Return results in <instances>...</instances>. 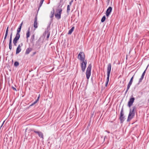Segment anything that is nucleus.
Here are the masks:
<instances>
[{
  "instance_id": "25",
  "label": "nucleus",
  "mask_w": 149,
  "mask_h": 149,
  "mask_svg": "<svg viewBox=\"0 0 149 149\" xmlns=\"http://www.w3.org/2000/svg\"><path fill=\"white\" fill-rule=\"evenodd\" d=\"M44 0H41L40 3H39V8L41 6H42V3H43L44 1Z\"/></svg>"
},
{
  "instance_id": "5",
  "label": "nucleus",
  "mask_w": 149,
  "mask_h": 149,
  "mask_svg": "<svg viewBox=\"0 0 149 149\" xmlns=\"http://www.w3.org/2000/svg\"><path fill=\"white\" fill-rule=\"evenodd\" d=\"M123 111V109L122 108L120 112V116L119 118L121 123H123L124 120V116Z\"/></svg>"
},
{
  "instance_id": "8",
  "label": "nucleus",
  "mask_w": 149,
  "mask_h": 149,
  "mask_svg": "<svg viewBox=\"0 0 149 149\" xmlns=\"http://www.w3.org/2000/svg\"><path fill=\"white\" fill-rule=\"evenodd\" d=\"M112 8L111 7H109L107 9L106 15L107 17H108L112 11Z\"/></svg>"
},
{
  "instance_id": "21",
  "label": "nucleus",
  "mask_w": 149,
  "mask_h": 149,
  "mask_svg": "<svg viewBox=\"0 0 149 149\" xmlns=\"http://www.w3.org/2000/svg\"><path fill=\"white\" fill-rule=\"evenodd\" d=\"M54 10H53V11H52L51 12V15L50 16V17L51 18H52L54 16Z\"/></svg>"
},
{
  "instance_id": "15",
  "label": "nucleus",
  "mask_w": 149,
  "mask_h": 149,
  "mask_svg": "<svg viewBox=\"0 0 149 149\" xmlns=\"http://www.w3.org/2000/svg\"><path fill=\"white\" fill-rule=\"evenodd\" d=\"M146 69L144 71V72H143V74H142V75L141 77L139 79V82L140 83L141 82L144 76L145 75V72H146Z\"/></svg>"
},
{
  "instance_id": "23",
  "label": "nucleus",
  "mask_w": 149,
  "mask_h": 149,
  "mask_svg": "<svg viewBox=\"0 0 149 149\" xmlns=\"http://www.w3.org/2000/svg\"><path fill=\"white\" fill-rule=\"evenodd\" d=\"M134 76V75L131 78V79L129 81V84H132V83L133 81Z\"/></svg>"
},
{
  "instance_id": "27",
  "label": "nucleus",
  "mask_w": 149,
  "mask_h": 149,
  "mask_svg": "<svg viewBox=\"0 0 149 149\" xmlns=\"http://www.w3.org/2000/svg\"><path fill=\"white\" fill-rule=\"evenodd\" d=\"M132 84H128V85H127V90H129V89L130 87V86H131Z\"/></svg>"
},
{
  "instance_id": "45",
  "label": "nucleus",
  "mask_w": 149,
  "mask_h": 149,
  "mask_svg": "<svg viewBox=\"0 0 149 149\" xmlns=\"http://www.w3.org/2000/svg\"><path fill=\"white\" fill-rule=\"evenodd\" d=\"M148 65H148L147 66V68H146V69H147V68L148 67Z\"/></svg>"
},
{
  "instance_id": "34",
  "label": "nucleus",
  "mask_w": 149,
  "mask_h": 149,
  "mask_svg": "<svg viewBox=\"0 0 149 149\" xmlns=\"http://www.w3.org/2000/svg\"><path fill=\"white\" fill-rule=\"evenodd\" d=\"M31 38L33 39H34V35H33L32 36V37Z\"/></svg>"
},
{
  "instance_id": "29",
  "label": "nucleus",
  "mask_w": 149,
  "mask_h": 149,
  "mask_svg": "<svg viewBox=\"0 0 149 149\" xmlns=\"http://www.w3.org/2000/svg\"><path fill=\"white\" fill-rule=\"evenodd\" d=\"M73 0H71L70 2L69 5H70V6H71L72 5V3H73Z\"/></svg>"
},
{
  "instance_id": "37",
  "label": "nucleus",
  "mask_w": 149,
  "mask_h": 149,
  "mask_svg": "<svg viewBox=\"0 0 149 149\" xmlns=\"http://www.w3.org/2000/svg\"><path fill=\"white\" fill-rule=\"evenodd\" d=\"M22 24H23V22H22V23H21V24H20V25H19V26H21V27H22Z\"/></svg>"
},
{
  "instance_id": "16",
  "label": "nucleus",
  "mask_w": 149,
  "mask_h": 149,
  "mask_svg": "<svg viewBox=\"0 0 149 149\" xmlns=\"http://www.w3.org/2000/svg\"><path fill=\"white\" fill-rule=\"evenodd\" d=\"M32 49L31 48H28L26 49L25 53V54H29V53L32 51Z\"/></svg>"
},
{
  "instance_id": "13",
  "label": "nucleus",
  "mask_w": 149,
  "mask_h": 149,
  "mask_svg": "<svg viewBox=\"0 0 149 149\" xmlns=\"http://www.w3.org/2000/svg\"><path fill=\"white\" fill-rule=\"evenodd\" d=\"M21 46L20 45H19L16 50V54H19L21 51Z\"/></svg>"
},
{
  "instance_id": "26",
  "label": "nucleus",
  "mask_w": 149,
  "mask_h": 149,
  "mask_svg": "<svg viewBox=\"0 0 149 149\" xmlns=\"http://www.w3.org/2000/svg\"><path fill=\"white\" fill-rule=\"evenodd\" d=\"M19 65V63L17 61H16L14 63V65L16 67L18 66Z\"/></svg>"
},
{
  "instance_id": "14",
  "label": "nucleus",
  "mask_w": 149,
  "mask_h": 149,
  "mask_svg": "<svg viewBox=\"0 0 149 149\" xmlns=\"http://www.w3.org/2000/svg\"><path fill=\"white\" fill-rule=\"evenodd\" d=\"M20 35L19 34H16L15 37L14 38L13 40L17 42L20 38Z\"/></svg>"
},
{
  "instance_id": "30",
  "label": "nucleus",
  "mask_w": 149,
  "mask_h": 149,
  "mask_svg": "<svg viewBox=\"0 0 149 149\" xmlns=\"http://www.w3.org/2000/svg\"><path fill=\"white\" fill-rule=\"evenodd\" d=\"M8 26L6 29V32L8 33Z\"/></svg>"
},
{
  "instance_id": "35",
  "label": "nucleus",
  "mask_w": 149,
  "mask_h": 149,
  "mask_svg": "<svg viewBox=\"0 0 149 149\" xmlns=\"http://www.w3.org/2000/svg\"><path fill=\"white\" fill-rule=\"evenodd\" d=\"M12 88L13 89V90H15V91H16V89L15 88H14V87H13Z\"/></svg>"
},
{
  "instance_id": "42",
  "label": "nucleus",
  "mask_w": 149,
  "mask_h": 149,
  "mask_svg": "<svg viewBox=\"0 0 149 149\" xmlns=\"http://www.w3.org/2000/svg\"><path fill=\"white\" fill-rule=\"evenodd\" d=\"M4 121L3 122V124H2V125H1V127L2 126V125H3V123H4Z\"/></svg>"
},
{
  "instance_id": "3",
  "label": "nucleus",
  "mask_w": 149,
  "mask_h": 149,
  "mask_svg": "<svg viewBox=\"0 0 149 149\" xmlns=\"http://www.w3.org/2000/svg\"><path fill=\"white\" fill-rule=\"evenodd\" d=\"M78 58L82 62L85 61V55L84 53L83 52H80L78 56Z\"/></svg>"
},
{
  "instance_id": "24",
  "label": "nucleus",
  "mask_w": 149,
  "mask_h": 149,
  "mask_svg": "<svg viewBox=\"0 0 149 149\" xmlns=\"http://www.w3.org/2000/svg\"><path fill=\"white\" fill-rule=\"evenodd\" d=\"M70 10V6L68 5L67 6V12L68 13Z\"/></svg>"
},
{
  "instance_id": "33",
  "label": "nucleus",
  "mask_w": 149,
  "mask_h": 149,
  "mask_svg": "<svg viewBox=\"0 0 149 149\" xmlns=\"http://www.w3.org/2000/svg\"><path fill=\"white\" fill-rule=\"evenodd\" d=\"M49 36V34H48L47 36V38H48Z\"/></svg>"
},
{
  "instance_id": "9",
  "label": "nucleus",
  "mask_w": 149,
  "mask_h": 149,
  "mask_svg": "<svg viewBox=\"0 0 149 149\" xmlns=\"http://www.w3.org/2000/svg\"><path fill=\"white\" fill-rule=\"evenodd\" d=\"M33 132L36 134H37L40 137L43 139V134L42 132L40 131H36L35 130H33Z\"/></svg>"
},
{
  "instance_id": "32",
  "label": "nucleus",
  "mask_w": 149,
  "mask_h": 149,
  "mask_svg": "<svg viewBox=\"0 0 149 149\" xmlns=\"http://www.w3.org/2000/svg\"><path fill=\"white\" fill-rule=\"evenodd\" d=\"M8 33L6 32L5 36L6 37H7V36H8Z\"/></svg>"
},
{
  "instance_id": "10",
  "label": "nucleus",
  "mask_w": 149,
  "mask_h": 149,
  "mask_svg": "<svg viewBox=\"0 0 149 149\" xmlns=\"http://www.w3.org/2000/svg\"><path fill=\"white\" fill-rule=\"evenodd\" d=\"M12 34L13 32H12L10 36L9 40V49L10 50H11L12 49Z\"/></svg>"
},
{
  "instance_id": "6",
  "label": "nucleus",
  "mask_w": 149,
  "mask_h": 149,
  "mask_svg": "<svg viewBox=\"0 0 149 149\" xmlns=\"http://www.w3.org/2000/svg\"><path fill=\"white\" fill-rule=\"evenodd\" d=\"M111 63H109L107 65V76L108 77H109L110 74L111 72Z\"/></svg>"
},
{
  "instance_id": "31",
  "label": "nucleus",
  "mask_w": 149,
  "mask_h": 149,
  "mask_svg": "<svg viewBox=\"0 0 149 149\" xmlns=\"http://www.w3.org/2000/svg\"><path fill=\"white\" fill-rule=\"evenodd\" d=\"M13 44H17V42L15 40H13Z\"/></svg>"
},
{
  "instance_id": "46",
  "label": "nucleus",
  "mask_w": 149,
  "mask_h": 149,
  "mask_svg": "<svg viewBox=\"0 0 149 149\" xmlns=\"http://www.w3.org/2000/svg\"><path fill=\"white\" fill-rule=\"evenodd\" d=\"M39 97H38V99H39Z\"/></svg>"
},
{
  "instance_id": "44",
  "label": "nucleus",
  "mask_w": 149,
  "mask_h": 149,
  "mask_svg": "<svg viewBox=\"0 0 149 149\" xmlns=\"http://www.w3.org/2000/svg\"><path fill=\"white\" fill-rule=\"evenodd\" d=\"M36 53V52H34L33 53V54H35Z\"/></svg>"
},
{
  "instance_id": "39",
  "label": "nucleus",
  "mask_w": 149,
  "mask_h": 149,
  "mask_svg": "<svg viewBox=\"0 0 149 149\" xmlns=\"http://www.w3.org/2000/svg\"><path fill=\"white\" fill-rule=\"evenodd\" d=\"M11 31H13V28H12L11 29Z\"/></svg>"
},
{
  "instance_id": "4",
  "label": "nucleus",
  "mask_w": 149,
  "mask_h": 149,
  "mask_svg": "<svg viewBox=\"0 0 149 149\" xmlns=\"http://www.w3.org/2000/svg\"><path fill=\"white\" fill-rule=\"evenodd\" d=\"M87 63V61L85 60V61L82 62L81 64V67L83 72H84L85 70Z\"/></svg>"
},
{
  "instance_id": "41",
  "label": "nucleus",
  "mask_w": 149,
  "mask_h": 149,
  "mask_svg": "<svg viewBox=\"0 0 149 149\" xmlns=\"http://www.w3.org/2000/svg\"><path fill=\"white\" fill-rule=\"evenodd\" d=\"M14 44V46H17V44Z\"/></svg>"
},
{
  "instance_id": "22",
  "label": "nucleus",
  "mask_w": 149,
  "mask_h": 149,
  "mask_svg": "<svg viewBox=\"0 0 149 149\" xmlns=\"http://www.w3.org/2000/svg\"><path fill=\"white\" fill-rule=\"evenodd\" d=\"M105 19H106V17H105V16H103L101 19V22H104L105 21Z\"/></svg>"
},
{
  "instance_id": "12",
  "label": "nucleus",
  "mask_w": 149,
  "mask_h": 149,
  "mask_svg": "<svg viewBox=\"0 0 149 149\" xmlns=\"http://www.w3.org/2000/svg\"><path fill=\"white\" fill-rule=\"evenodd\" d=\"M37 20V17H36L35 19H34V24H33V26L35 28V29L37 28V27H38Z\"/></svg>"
},
{
  "instance_id": "43",
  "label": "nucleus",
  "mask_w": 149,
  "mask_h": 149,
  "mask_svg": "<svg viewBox=\"0 0 149 149\" xmlns=\"http://www.w3.org/2000/svg\"><path fill=\"white\" fill-rule=\"evenodd\" d=\"M21 46H22L23 45V44L22 43H21Z\"/></svg>"
},
{
  "instance_id": "1",
  "label": "nucleus",
  "mask_w": 149,
  "mask_h": 149,
  "mask_svg": "<svg viewBox=\"0 0 149 149\" xmlns=\"http://www.w3.org/2000/svg\"><path fill=\"white\" fill-rule=\"evenodd\" d=\"M136 109V107L135 106L133 107V109L132 111H130L127 118V120H130L133 118L135 115L134 111Z\"/></svg>"
},
{
  "instance_id": "36",
  "label": "nucleus",
  "mask_w": 149,
  "mask_h": 149,
  "mask_svg": "<svg viewBox=\"0 0 149 149\" xmlns=\"http://www.w3.org/2000/svg\"><path fill=\"white\" fill-rule=\"evenodd\" d=\"M128 90H127V89L126 90V91L125 92V94H126L127 93Z\"/></svg>"
},
{
  "instance_id": "11",
  "label": "nucleus",
  "mask_w": 149,
  "mask_h": 149,
  "mask_svg": "<svg viewBox=\"0 0 149 149\" xmlns=\"http://www.w3.org/2000/svg\"><path fill=\"white\" fill-rule=\"evenodd\" d=\"M62 10H59V12L55 14V16L58 19H59L61 18V13Z\"/></svg>"
},
{
  "instance_id": "20",
  "label": "nucleus",
  "mask_w": 149,
  "mask_h": 149,
  "mask_svg": "<svg viewBox=\"0 0 149 149\" xmlns=\"http://www.w3.org/2000/svg\"><path fill=\"white\" fill-rule=\"evenodd\" d=\"M21 28L22 27L21 26H19V28L17 29V33L16 34H19V33L20 32Z\"/></svg>"
},
{
  "instance_id": "40",
  "label": "nucleus",
  "mask_w": 149,
  "mask_h": 149,
  "mask_svg": "<svg viewBox=\"0 0 149 149\" xmlns=\"http://www.w3.org/2000/svg\"><path fill=\"white\" fill-rule=\"evenodd\" d=\"M105 132H107V133H110V132H109V131H107V130L105 131Z\"/></svg>"
},
{
  "instance_id": "2",
  "label": "nucleus",
  "mask_w": 149,
  "mask_h": 149,
  "mask_svg": "<svg viewBox=\"0 0 149 149\" xmlns=\"http://www.w3.org/2000/svg\"><path fill=\"white\" fill-rule=\"evenodd\" d=\"M92 65L91 64H90L88 66L86 71V77L87 79H88L91 76V70Z\"/></svg>"
},
{
  "instance_id": "17",
  "label": "nucleus",
  "mask_w": 149,
  "mask_h": 149,
  "mask_svg": "<svg viewBox=\"0 0 149 149\" xmlns=\"http://www.w3.org/2000/svg\"><path fill=\"white\" fill-rule=\"evenodd\" d=\"M30 36V29L29 28L28 30L27 31L26 33V38L27 39Z\"/></svg>"
},
{
  "instance_id": "7",
  "label": "nucleus",
  "mask_w": 149,
  "mask_h": 149,
  "mask_svg": "<svg viewBox=\"0 0 149 149\" xmlns=\"http://www.w3.org/2000/svg\"><path fill=\"white\" fill-rule=\"evenodd\" d=\"M134 100L135 98L134 97L130 98L128 104V105L129 107H130L132 105Z\"/></svg>"
},
{
  "instance_id": "19",
  "label": "nucleus",
  "mask_w": 149,
  "mask_h": 149,
  "mask_svg": "<svg viewBox=\"0 0 149 149\" xmlns=\"http://www.w3.org/2000/svg\"><path fill=\"white\" fill-rule=\"evenodd\" d=\"M109 77L107 76V78L106 82L105 83V86L106 87H107V85L108 84V82L109 81Z\"/></svg>"
},
{
  "instance_id": "38",
  "label": "nucleus",
  "mask_w": 149,
  "mask_h": 149,
  "mask_svg": "<svg viewBox=\"0 0 149 149\" xmlns=\"http://www.w3.org/2000/svg\"><path fill=\"white\" fill-rule=\"evenodd\" d=\"M6 37H6L5 36L4 38V40H5L6 39ZM4 40L3 42H4Z\"/></svg>"
},
{
  "instance_id": "28",
  "label": "nucleus",
  "mask_w": 149,
  "mask_h": 149,
  "mask_svg": "<svg viewBox=\"0 0 149 149\" xmlns=\"http://www.w3.org/2000/svg\"><path fill=\"white\" fill-rule=\"evenodd\" d=\"M37 100H36L35 102H34L32 104H31L30 105V106H33L34 104H36L37 102Z\"/></svg>"
},
{
  "instance_id": "18",
  "label": "nucleus",
  "mask_w": 149,
  "mask_h": 149,
  "mask_svg": "<svg viewBox=\"0 0 149 149\" xmlns=\"http://www.w3.org/2000/svg\"><path fill=\"white\" fill-rule=\"evenodd\" d=\"M74 28V26H73L71 28V29L69 31L68 34L70 35L72 33V32L73 31Z\"/></svg>"
}]
</instances>
